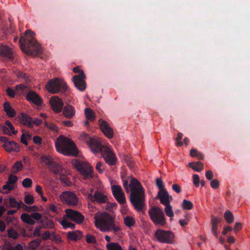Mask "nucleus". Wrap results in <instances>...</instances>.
I'll use <instances>...</instances> for the list:
<instances>
[{"mask_svg": "<svg viewBox=\"0 0 250 250\" xmlns=\"http://www.w3.org/2000/svg\"><path fill=\"white\" fill-rule=\"evenodd\" d=\"M151 221L155 225L163 226L166 224L165 215L161 209L157 207H152L148 211Z\"/></svg>", "mask_w": 250, "mask_h": 250, "instance_id": "nucleus-7", "label": "nucleus"}, {"mask_svg": "<svg viewBox=\"0 0 250 250\" xmlns=\"http://www.w3.org/2000/svg\"><path fill=\"white\" fill-rule=\"evenodd\" d=\"M85 78L77 75L73 77V81L76 87L80 91H83L86 88Z\"/></svg>", "mask_w": 250, "mask_h": 250, "instance_id": "nucleus-22", "label": "nucleus"}, {"mask_svg": "<svg viewBox=\"0 0 250 250\" xmlns=\"http://www.w3.org/2000/svg\"><path fill=\"white\" fill-rule=\"evenodd\" d=\"M71 163L73 166L80 172L84 178L88 179L92 177L93 169L89 164L77 160H72Z\"/></svg>", "mask_w": 250, "mask_h": 250, "instance_id": "nucleus-5", "label": "nucleus"}, {"mask_svg": "<svg viewBox=\"0 0 250 250\" xmlns=\"http://www.w3.org/2000/svg\"><path fill=\"white\" fill-rule=\"evenodd\" d=\"M8 234L9 237L14 239H17L19 236V234L17 232L13 229H11L8 230Z\"/></svg>", "mask_w": 250, "mask_h": 250, "instance_id": "nucleus-44", "label": "nucleus"}, {"mask_svg": "<svg viewBox=\"0 0 250 250\" xmlns=\"http://www.w3.org/2000/svg\"><path fill=\"white\" fill-rule=\"evenodd\" d=\"M73 71L75 73L79 74L78 76H82L83 78H86L85 75L83 71L79 66L74 67Z\"/></svg>", "mask_w": 250, "mask_h": 250, "instance_id": "nucleus-45", "label": "nucleus"}, {"mask_svg": "<svg viewBox=\"0 0 250 250\" xmlns=\"http://www.w3.org/2000/svg\"><path fill=\"white\" fill-rule=\"evenodd\" d=\"M183 134L181 133H178L177 135V137L176 139V145L178 146H181L183 145V142L181 141L182 139Z\"/></svg>", "mask_w": 250, "mask_h": 250, "instance_id": "nucleus-55", "label": "nucleus"}, {"mask_svg": "<svg viewBox=\"0 0 250 250\" xmlns=\"http://www.w3.org/2000/svg\"><path fill=\"white\" fill-rule=\"evenodd\" d=\"M158 196L161 203L166 206L165 210L167 216L172 217V209L170 205V196L166 190H160L158 193Z\"/></svg>", "mask_w": 250, "mask_h": 250, "instance_id": "nucleus-9", "label": "nucleus"}, {"mask_svg": "<svg viewBox=\"0 0 250 250\" xmlns=\"http://www.w3.org/2000/svg\"><path fill=\"white\" fill-rule=\"evenodd\" d=\"M24 202L27 205H32L34 202V197L31 194H26L24 198Z\"/></svg>", "mask_w": 250, "mask_h": 250, "instance_id": "nucleus-38", "label": "nucleus"}, {"mask_svg": "<svg viewBox=\"0 0 250 250\" xmlns=\"http://www.w3.org/2000/svg\"><path fill=\"white\" fill-rule=\"evenodd\" d=\"M18 180V177L14 175H11L9 176L8 178V180L7 182H8L10 184H12L13 185H14V184L16 183Z\"/></svg>", "mask_w": 250, "mask_h": 250, "instance_id": "nucleus-50", "label": "nucleus"}, {"mask_svg": "<svg viewBox=\"0 0 250 250\" xmlns=\"http://www.w3.org/2000/svg\"><path fill=\"white\" fill-rule=\"evenodd\" d=\"M242 228V224L240 222L236 223L234 228H233V231L235 232H238Z\"/></svg>", "mask_w": 250, "mask_h": 250, "instance_id": "nucleus-62", "label": "nucleus"}, {"mask_svg": "<svg viewBox=\"0 0 250 250\" xmlns=\"http://www.w3.org/2000/svg\"><path fill=\"white\" fill-rule=\"evenodd\" d=\"M100 128L104 134L108 138H112L113 136V131L111 127L106 122L100 119L98 121Z\"/></svg>", "mask_w": 250, "mask_h": 250, "instance_id": "nucleus-17", "label": "nucleus"}, {"mask_svg": "<svg viewBox=\"0 0 250 250\" xmlns=\"http://www.w3.org/2000/svg\"><path fill=\"white\" fill-rule=\"evenodd\" d=\"M23 168L22 164L20 161H18L15 163L12 168V172L16 173L21 171Z\"/></svg>", "mask_w": 250, "mask_h": 250, "instance_id": "nucleus-33", "label": "nucleus"}, {"mask_svg": "<svg viewBox=\"0 0 250 250\" xmlns=\"http://www.w3.org/2000/svg\"><path fill=\"white\" fill-rule=\"evenodd\" d=\"M182 206L184 209L189 210L192 208L193 204L191 201L185 199L183 200Z\"/></svg>", "mask_w": 250, "mask_h": 250, "instance_id": "nucleus-39", "label": "nucleus"}, {"mask_svg": "<svg viewBox=\"0 0 250 250\" xmlns=\"http://www.w3.org/2000/svg\"><path fill=\"white\" fill-rule=\"evenodd\" d=\"M36 191L40 195H42V194H43V192L42 190V187L38 185L36 186L35 188Z\"/></svg>", "mask_w": 250, "mask_h": 250, "instance_id": "nucleus-63", "label": "nucleus"}, {"mask_svg": "<svg viewBox=\"0 0 250 250\" xmlns=\"http://www.w3.org/2000/svg\"><path fill=\"white\" fill-rule=\"evenodd\" d=\"M4 250H23V247L21 244H17L15 246H9L6 248Z\"/></svg>", "mask_w": 250, "mask_h": 250, "instance_id": "nucleus-47", "label": "nucleus"}, {"mask_svg": "<svg viewBox=\"0 0 250 250\" xmlns=\"http://www.w3.org/2000/svg\"><path fill=\"white\" fill-rule=\"evenodd\" d=\"M32 184V181L30 178H25L22 182V185L24 188L31 187Z\"/></svg>", "mask_w": 250, "mask_h": 250, "instance_id": "nucleus-42", "label": "nucleus"}, {"mask_svg": "<svg viewBox=\"0 0 250 250\" xmlns=\"http://www.w3.org/2000/svg\"><path fill=\"white\" fill-rule=\"evenodd\" d=\"M67 238L69 240L76 241L82 238V232L79 230L72 231L67 234Z\"/></svg>", "mask_w": 250, "mask_h": 250, "instance_id": "nucleus-25", "label": "nucleus"}, {"mask_svg": "<svg viewBox=\"0 0 250 250\" xmlns=\"http://www.w3.org/2000/svg\"><path fill=\"white\" fill-rule=\"evenodd\" d=\"M62 226V227L64 228H71V229H74L75 228V224H72L70 222H68L65 220H63L60 222Z\"/></svg>", "mask_w": 250, "mask_h": 250, "instance_id": "nucleus-41", "label": "nucleus"}, {"mask_svg": "<svg viewBox=\"0 0 250 250\" xmlns=\"http://www.w3.org/2000/svg\"><path fill=\"white\" fill-rule=\"evenodd\" d=\"M107 250H123L122 247L118 243H109L106 246Z\"/></svg>", "mask_w": 250, "mask_h": 250, "instance_id": "nucleus-32", "label": "nucleus"}, {"mask_svg": "<svg viewBox=\"0 0 250 250\" xmlns=\"http://www.w3.org/2000/svg\"><path fill=\"white\" fill-rule=\"evenodd\" d=\"M41 163L48 166L50 170L55 174L60 175L62 173V167L53 162L50 156H42L41 158Z\"/></svg>", "mask_w": 250, "mask_h": 250, "instance_id": "nucleus-8", "label": "nucleus"}, {"mask_svg": "<svg viewBox=\"0 0 250 250\" xmlns=\"http://www.w3.org/2000/svg\"><path fill=\"white\" fill-rule=\"evenodd\" d=\"M156 185L158 187V188L160 190H165L164 189V185L163 181L161 179L157 178L156 180Z\"/></svg>", "mask_w": 250, "mask_h": 250, "instance_id": "nucleus-58", "label": "nucleus"}, {"mask_svg": "<svg viewBox=\"0 0 250 250\" xmlns=\"http://www.w3.org/2000/svg\"><path fill=\"white\" fill-rule=\"evenodd\" d=\"M199 153V152H198L197 149L192 148L190 151V155L191 157H196Z\"/></svg>", "mask_w": 250, "mask_h": 250, "instance_id": "nucleus-64", "label": "nucleus"}, {"mask_svg": "<svg viewBox=\"0 0 250 250\" xmlns=\"http://www.w3.org/2000/svg\"><path fill=\"white\" fill-rule=\"evenodd\" d=\"M95 225L97 228L102 231H110L112 224V216L106 212L97 214L95 216Z\"/></svg>", "mask_w": 250, "mask_h": 250, "instance_id": "nucleus-4", "label": "nucleus"}, {"mask_svg": "<svg viewBox=\"0 0 250 250\" xmlns=\"http://www.w3.org/2000/svg\"><path fill=\"white\" fill-rule=\"evenodd\" d=\"M0 127L1 128L4 134L10 136L13 134V133H12L11 132V130L7 127L2 125H0Z\"/></svg>", "mask_w": 250, "mask_h": 250, "instance_id": "nucleus-48", "label": "nucleus"}, {"mask_svg": "<svg viewBox=\"0 0 250 250\" xmlns=\"http://www.w3.org/2000/svg\"><path fill=\"white\" fill-rule=\"evenodd\" d=\"M85 239H86V242L88 243H96L95 237L92 235L87 234L85 237Z\"/></svg>", "mask_w": 250, "mask_h": 250, "instance_id": "nucleus-51", "label": "nucleus"}, {"mask_svg": "<svg viewBox=\"0 0 250 250\" xmlns=\"http://www.w3.org/2000/svg\"><path fill=\"white\" fill-rule=\"evenodd\" d=\"M51 240L55 241L56 243L59 244L62 242V240L60 236L55 234H52L51 236Z\"/></svg>", "mask_w": 250, "mask_h": 250, "instance_id": "nucleus-54", "label": "nucleus"}, {"mask_svg": "<svg viewBox=\"0 0 250 250\" xmlns=\"http://www.w3.org/2000/svg\"><path fill=\"white\" fill-rule=\"evenodd\" d=\"M58 152L65 156H77L78 150L74 142L70 138L63 136H59L55 143Z\"/></svg>", "mask_w": 250, "mask_h": 250, "instance_id": "nucleus-3", "label": "nucleus"}, {"mask_svg": "<svg viewBox=\"0 0 250 250\" xmlns=\"http://www.w3.org/2000/svg\"><path fill=\"white\" fill-rule=\"evenodd\" d=\"M31 136L28 133H23L22 134L21 138V142L25 145H28V140L31 139Z\"/></svg>", "mask_w": 250, "mask_h": 250, "instance_id": "nucleus-37", "label": "nucleus"}, {"mask_svg": "<svg viewBox=\"0 0 250 250\" xmlns=\"http://www.w3.org/2000/svg\"><path fill=\"white\" fill-rule=\"evenodd\" d=\"M4 110L6 113V114L10 117H13L16 115V112L15 110L11 106L10 104L6 102L3 105Z\"/></svg>", "mask_w": 250, "mask_h": 250, "instance_id": "nucleus-29", "label": "nucleus"}, {"mask_svg": "<svg viewBox=\"0 0 250 250\" xmlns=\"http://www.w3.org/2000/svg\"><path fill=\"white\" fill-rule=\"evenodd\" d=\"M3 149L7 152H18L20 150L19 145L14 141H10L2 145Z\"/></svg>", "mask_w": 250, "mask_h": 250, "instance_id": "nucleus-19", "label": "nucleus"}, {"mask_svg": "<svg viewBox=\"0 0 250 250\" xmlns=\"http://www.w3.org/2000/svg\"><path fill=\"white\" fill-rule=\"evenodd\" d=\"M42 218L41 214L34 212L31 214L23 213L21 215V219L22 222L30 225H34L36 221H39Z\"/></svg>", "mask_w": 250, "mask_h": 250, "instance_id": "nucleus-13", "label": "nucleus"}, {"mask_svg": "<svg viewBox=\"0 0 250 250\" xmlns=\"http://www.w3.org/2000/svg\"><path fill=\"white\" fill-rule=\"evenodd\" d=\"M60 201L69 206H75L78 203V198L72 191H64L59 196Z\"/></svg>", "mask_w": 250, "mask_h": 250, "instance_id": "nucleus-10", "label": "nucleus"}, {"mask_svg": "<svg viewBox=\"0 0 250 250\" xmlns=\"http://www.w3.org/2000/svg\"><path fill=\"white\" fill-rule=\"evenodd\" d=\"M96 168L99 173H102L104 169V167L103 163L100 162H98L96 166Z\"/></svg>", "mask_w": 250, "mask_h": 250, "instance_id": "nucleus-57", "label": "nucleus"}, {"mask_svg": "<svg viewBox=\"0 0 250 250\" xmlns=\"http://www.w3.org/2000/svg\"><path fill=\"white\" fill-rule=\"evenodd\" d=\"M221 221L220 218H217L216 217H212L211 219V232L216 238L218 237V234L217 232L218 229V224Z\"/></svg>", "mask_w": 250, "mask_h": 250, "instance_id": "nucleus-26", "label": "nucleus"}, {"mask_svg": "<svg viewBox=\"0 0 250 250\" xmlns=\"http://www.w3.org/2000/svg\"><path fill=\"white\" fill-rule=\"evenodd\" d=\"M210 186L214 189H216L219 187V181L217 179H214L210 182Z\"/></svg>", "mask_w": 250, "mask_h": 250, "instance_id": "nucleus-56", "label": "nucleus"}, {"mask_svg": "<svg viewBox=\"0 0 250 250\" xmlns=\"http://www.w3.org/2000/svg\"><path fill=\"white\" fill-rule=\"evenodd\" d=\"M188 166L197 172L201 171L204 168L203 164L200 161L189 163L188 164Z\"/></svg>", "mask_w": 250, "mask_h": 250, "instance_id": "nucleus-30", "label": "nucleus"}, {"mask_svg": "<svg viewBox=\"0 0 250 250\" xmlns=\"http://www.w3.org/2000/svg\"><path fill=\"white\" fill-rule=\"evenodd\" d=\"M6 92L8 96L12 98H13L16 93V91L15 92L14 90L11 88H8L6 89Z\"/></svg>", "mask_w": 250, "mask_h": 250, "instance_id": "nucleus-61", "label": "nucleus"}, {"mask_svg": "<svg viewBox=\"0 0 250 250\" xmlns=\"http://www.w3.org/2000/svg\"><path fill=\"white\" fill-rule=\"evenodd\" d=\"M206 178L208 180H211L213 177V172L211 170H208L205 174Z\"/></svg>", "mask_w": 250, "mask_h": 250, "instance_id": "nucleus-60", "label": "nucleus"}, {"mask_svg": "<svg viewBox=\"0 0 250 250\" xmlns=\"http://www.w3.org/2000/svg\"><path fill=\"white\" fill-rule=\"evenodd\" d=\"M46 88L49 92L54 94L61 90L66 91L67 86L63 81L56 78L48 82L46 85Z\"/></svg>", "mask_w": 250, "mask_h": 250, "instance_id": "nucleus-6", "label": "nucleus"}, {"mask_svg": "<svg viewBox=\"0 0 250 250\" xmlns=\"http://www.w3.org/2000/svg\"><path fill=\"white\" fill-rule=\"evenodd\" d=\"M26 98L29 102L38 105H41L42 103L41 98L36 93L33 91L29 92L26 94Z\"/></svg>", "mask_w": 250, "mask_h": 250, "instance_id": "nucleus-21", "label": "nucleus"}, {"mask_svg": "<svg viewBox=\"0 0 250 250\" xmlns=\"http://www.w3.org/2000/svg\"><path fill=\"white\" fill-rule=\"evenodd\" d=\"M29 90L28 87L24 84H19L16 86V92L17 94H23L27 92Z\"/></svg>", "mask_w": 250, "mask_h": 250, "instance_id": "nucleus-34", "label": "nucleus"}, {"mask_svg": "<svg viewBox=\"0 0 250 250\" xmlns=\"http://www.w3.org/2000/svg\"><path fill=\"white\" fill-rule=\"evenodd\" d=\"M155 236L157 239L163 243H169L170 241L171 233L169 231H165L158 229L155 232Z\"/></svg>", "mask_w": 250, "mask_h": 250, "instance_id": "nucleus-16", "label": "nucleus"}, {"mask_svg": "<svg viewBox=\"0 0 250 250\" xmlns=\"http://www.w3.org/2000/svg\"><path fill=\"white\" fill-rule=\"evenodd\" d=\"M110 230H113L114 232H117L120 230V227L118 225H115L113 222V218L112 217V224L110 225Z\"/></svg>", "mask_w": 250, "mask_h": 250, "instance_id": "nucleus-49", "label": "nucleus"}, {"mask_svg": "<svg viewBox=\"0 0 250 250\" xmlns=\"http://www.w3.org/2000/svg\"><path fill=\"white\" fill-rule=\"evenodd\" d=\"M75 113L76 110L72 105L68 104L64 107L63 114L66 118L71 119L75 116Z\"/></svg>", "mask_w": 250, "mask_h": 250, "instance_id": "nucleus-24", "label": "nucleus"}, {"mask_svg": "<svg viewBox=\"0 0 250 250\" xmlns=\"http://www.w3.org/2000/svg\"><path fill=\"white\" fill-rule=\"evenodd\" d=\"M224 218L228 224H231L234 220V216L232 212L227 210L224 213Z\"/></svg>", "mask_w": 250, "mask_h": 250, "instance_id": "nucleus-35", "label": "nucleus"}, {"mask_svg": "<svg viewBox=\"0 0 250 250\" xmlns=\"http://www.w3.org/2000/svg\"><path fill=\"white\" fill-rule=\"evenodd\" d=\"M111 190L114 197L118 203L122 205L125 204L126 199L121 187L118 185H113L111 183Z\"/></svg>", "mask_w": 250, "mask_h": 250, "instance_id": "nucleus-11", "label": "nucleus"}, {"mask_svg": "<svg viewBox=\"0 0 250 250\" xmlns=\"http://www.w3.org/2000/svg\"><path fill=\"white\" fill-rule=\"evenodd\" d=\"M101 154L105 162L108 165H113L115 164L116 157L111 148L107 146L103 147Z\"/></svg>", "mask_w": 250, "mask_h": 250, "instance_id": "nucleus-12", "label": "nucleus"}, {"mask_svg": "<svg viewBox=\"0 0 250 250\" xmlns=\"http://www.w3.org/2000/svg\"><path fill=\"white\" fill-rule=\"evenodd\" d=\"M89 146L91 151L94 153L98 152H102V148L106 146H102L100 142L97 139L91 138L89 141Z\"/></svg>", "mask_w": 250, "mask_h": 250, "instance_id": "nucleus-20", "label": "nucleus"}, {"mask_svg": "<svg viewBox=\"0 0 250 250\" xmlns=\"http://www.w3.org/2000/svg\"><path fill=\"white\" fill-rule=\"evenodd\" d=\"M193 184L196 187H198L200 183V178L198 175L194 174L193 175Z\"/></svg>", "mask_w": 250, "mask_h": 250, "instance_id": "nucleus-53", "label": "nucleus"}, {"mask_svg": "<svg viewBox=\"0 0 250 250\" xmlns=\"http://www.w3.org/2000/svg\"><path fill=\"white\" fill-rule=\"evenodd\" d=\"M49 103L52 110L55 112L60 113L62 111L63 103L60 98L57 96H53L50 98Z\"/></svg>", "mask_w": 250, "mask_h": 250, "instance_id": "nucleus-15", "label": "nucleus"}, {"mask_svg": "<svg viewBox=\"0 0 250 250\" xmlns=\"http://www.w3.org/2000/svg\"><path fill=\"white\" fill-rule=\"evenodd\" d=\"M5 204L10 208H17L20 209L21 208V205L24 206L21 200L17 201L14 198H10L5 200Z\"/></svg>", "mask_w": 250, "mask_h": 250, "instance_id": "nucleus-23", "label": "nucleus"}, {"mask_svg": "<svg viewBox=\"0 0 250 250\" xmlns=\"http://www.w3.org/2000/svg\"><path fill=\"white\" fill-rule=\"evenodd\" d=\"M189 221V215L186 214L185 216V218L184 219L179 220V222L182 227H184L188 224Z\"/></svg>", "mask_w": 250, "mask_h": 250, "instance_id": "nucleus-43", "label": "nucleus"}, {"mask_svg": "<svg viewBox=\"0 0 250 250\" xmlns=\"http://www.w3.org/2000/svg\"><path fill=\"white\" fill-rule=\"evenodd\" d=\"M124 187L127 192L130 188V201L137 210L143 208L145 202V190L140 182L136 179L131 177L129 185L126 180L123 182Z\"/></svg>", "mask_w": 250, "mask_h": 250, "instance_id": "nucleus-1", "label": "nucleus"}, {"mask_svg": "<svg viewBox=\"0 0 250 250\" xmlns=\"http://www.w3.org/2000/svg\"><path fill=\"white\" fill-rule=\"evenodd\" d=\"M26 37H21L19 44L21 50L28 55L36 56L42 51L41 45L34 38L35 33L30 30L25 33Z\"/></svg>", "mask_w": 250, "mask_h": 250, "instance_id": "nucleus-2", "label": "nucleus"}, {"mask_svg": "<svg viewBox=\"0 0 250 250\" xmlns=\"http://www.w3.org/2000/svg\"><path fill=\"white\" fill-rule=\"evenodd\" d=\"M85 115L87 120L92 121H94L96 118V115L94 112L89 108H86L84 110Z\"/></svg>", "mask_w": 250, "mask_h": 250, "instance_id": "nucleus-31", "label": "nucleus"}, {"mask_svg": "<svg viewBox=\"0 0 250 250\" xmlns=\"http://www.w3.org/2000/svg\"><path fill=\"white\" fill-rule=\"evenodd\" d=\"M12 54L11 50L8 46L5 45L0 46V55L1 56L10 58L12 56Z\"/></svg>", "mask_w": 250, "mask_h": 250, "instance_id": "nucleus-28", "label": "nucleus"}, {"mask_svg": "<svg viewBox=\"0 0 250 250\" xmlns=\"http://www.w3.org/2000/svg\"><path fill=\"white\" fill-rule=\"evenodd\" d=\"M66 216L77 224L83 223L84 217L79 212L71 209H66L65 210Z\"/></svg>", "mask_w": 250, "mask_h": 250, "instance_id": "nucleus-14", "label": "nucleus"}, {"mask_svg": "<svg viewBox=\"0 0 250 250\" xmlns=\"http://www.w3.org/2000/svg\"><path fill=\"white\" fill-rule=\"evenodd\" d=\"M87 198L91 201H97L99 203H105L107 201V196L104 191H96L94 195L89 194Z\"/></svg>", "mask_w": 250, "mask_h": 250, "instance_id": "nucleus-18", "label": "nucleus"}, {"mask_svg": "<svg viewBox=\"0 0 250 250\" xmlns=\"http://www.w3.org/2000/svg\"><path fill=\"white\" fill-rule=\"evenodd\" d=\"M2 188L6 192H8L14 188V185L7 182L6 184L4 185Z\"/></svg>", "mask_w": 250, "mask_h": 250, "instance_id": "nucleus-52", "label": "nucleus"}, {"mask_svg": "<svg viewBox=\"0 0 250 250\" xmlns=\"http://www.w3.org/2000/svg\"><path fill=\"white\" fill-rule=\"evenodd\" d=\"M5 124L7 126V127L9 128L11 130V132L12 133H13V134L15 135L17 133L18 131L15 129V128L13 126V125L9 121H6Z\"/></svg>", "mask_w": 250, "mask_h": 250, "instance_id": "nucleus-46", "label": "nucleus"}, {"mask_svg": "<svg viewBox=\"0 0 250 250\" xmlns=\"http://www.w3.org/2000/svg\"><path fill=\"white\" fill-rule=\"evenodd\" d=\"M42 250H59L53 246L44 245L41 248Z\"/></svg>", "mask_w": 250, "mask_h": 250, "instance_id": "nucleus-59", "label": "nucleus"}, {"mask_svg": "<svg viewBox=\"0 0 250 250\" xmlns=\"http://www.w3.org/2000/svg\"><path fill=\"white\" fill-rule=\"evenodd\" d=\"M124 222L126 226L130 227L134 225L135 220L133 217L127 216L124 218Z\"/></svg>", "mask_w": 250, "mask_h": 250, "instance_id": "nucleus-40", "label": "nucleus"}, {"mask_svg": "<svg viewBox=\"0 0 250 250\" xmlns=\"http://www.w3.org/2000/svg\"><path fill=\"white\" fill-rule=\"evenodd\" d=\"M20 122L29 127H33V122L31 118L28 116L22 114L20 118Z\"/></svg>", "mask_w": 250, "mask_h": 250, "instance_id": "nucleus-27", "label": "nucleus"}, {"mask_svg": "<svg viewBox=\"0 0 250 250\" xmlns=\"http://www.w3.org/2000/svg\"><path fill=\"white\" fill-rule=\"evenodd\" d=\"M40 243L41 241L39 239H35L29 244V248L31 250H34L39 246Z\"/></svg>", "mask_w": 250, "mask_h": 250, "instance_id": "nucleus-36", "label": "nucleus"}]
</instances>
